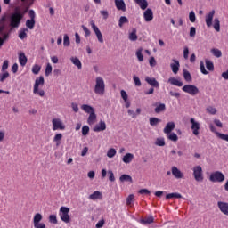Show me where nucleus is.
<instances>
[{"instance_id": "nucleus-1", "label": "nucleus", "mask_w": 228, "mask_h": 228, "mask_svg": "<svg viewBox=\"0 0 228 228\" xmlns=\"http://www.w3.org/2000/svg\"><path fill=\"white\" fill-rule=\"evenodd\" d=\"M28 11H23L20 7L14 8V13H12L10 17V26L11 28H19L20 26V22L22 19H24V15Z\"/></svg>"}, {"instance_id": "nucleus-2", "label": "nucleus", "mask_w": 228, "mask_h": 228, "mask_svg": "<svg viewBox=\"0 0 228 228\" xmlns=\"http://www.w3.org/2000/svg\"><path fill=\"white\" fill-rule=\"evenodd\" d=\"M81 110L89 115L87 124L89 126H94V124L97 122V114H95V109L88 104H82Z\"/></svg>"}, {"instance_id": "nucleus-3", "label": "nucleus", "mask_w": 228, "mask_h": 228, "mask_svg": "<svg viewBox=\"0 0 228 228\" xmlns=\"http://www.w3.org/2000/svg\"><path fill=\"white\" fill-rule=\"evenodd\" d=\"M106 92V84H104V78L97 77L95 79L94 94L96 95H104Z\"/></svg>"}, {"instance_id": "nucleus-4", "label": "nucleus", "mask_w": 228, "mask_h": 228, "mask_svg": "<svg viewBox=\"0 0 228 228\" xmlns=\"http://www.w3.org/2000/svg\"><path fill=\"white\" fill-rule=\"evenodd\" d=\"M70 213V208L68 207H61L59 210V216L64 224H70V216L69 215Z\"/></svg>"}, {"instance_id": "nucleus-5", "label": "nucleus", "mask_w": 228, "mask_h": 228, "mask_svg": "<svg viewBox=\"0 0 228 228\" xmlns=\"http://www.w3.org/2000/svg\"><path fill=\"white\" fill-rule=\"evenodd\" d=\"M209 181L211 183H224L225 181V175L221 171L212 172L209 175Z\"/></svg>"}, {"instance_id": "nucleus-6", "label": "nucleus", "mask_w": 228, "mask_h": 228, "mask_svg": "<svg viewBox=\"0 0 228 228\" xmlns=\"http://www.w3.org/2000/svg\"><path fill=\"white\" fill-rule=\"evenodd\" d=\"M45 80L42 76L37 78L34 84L33 94H37L40 97H44V95H45V92L44 90H38V86H40V85L43 86Z\"/></svg>"}, {"instance_id": "nucleus-7", "label": "nucleus", "mask_w": 228, "mask_h": 228, "mask_svg": "<svg viewBox=\"0 0 228 228\" xmlns=\"http://www.w3.org/2000/svg\"><path fill=\"white\" fill-rule=\"evenodd\" d=\"M28 16L29 19L26 20L25 26L28 29H34L35 24H37V21L35 20V19H37V14L33 9L28 11Z\"/></svg>"}, {"instance_id": "nucleus-8", "label": "nucleus", "mask_w": 228, "mask_h": 228, "mask_svg": "<svg viewBox=\"0 0 228 228\" xmlns=\"http://www.w3.org/2000/svg\"><path fill=\"white\" fill-rule=\"evenodd\" d=\"M192 172H193V177H194L195 181H197L198 183H202V181H204L202 167H200V166L194 167L192 168Z\"/></svg>"}, {"instance_id": "nucleus-9", "label": "nucleus", "mask_w": 228, "mask_h": 228, "mask_svg": "<svg viewBox=\"0 0 228 228\" xmlns=\"http://www.w3.org/2000/svg\"><path fill=\"white\" fill-rule=\"evenodd\" d=\"M183 92L189 94V95L195 96L199 94V87L193 85H185L182 87Z\"/></svg>"}, {"instance_id": "nucleus-10", "label": "nucleus", "mask_w": 228, "mask_h": 228, "mask_svg": "<svg viewBox=\"0 0 228 228\" xmlns=\"http://www.w3.org/2000/svg\"><path fill=\"white\" fill-rule=\"evenodd\" d=\"M52 126L53 131H65V124L58 118L52 120Z\"/></svg>"}, {"instance_id": "nucleus-11", "label": "nucleus", "mask_w": 228, "mask_h": 228, "mask_svg": "<svg viewBox=\"0 0 228 228\" xmlns=\"http://www.w3.org/2000/svg\"><path fill=\"white\" fill-rule=\"evenodd\" d=\"M190 123H191V129L192 131V134H194V136H199V134H200V123H199L197 120H195V118H191L190 119Z\"/></svg>"}, {"instance_id": "nucleus-12", "label": "nucleus", "mask_w": 228, "mask_h": 228, "mask_svg": "<svg viewBox=\"0 0 228 228\" xmlns=\"http://www.w3.org/2000/svg\"><path fill=\"white\" fill-rule=\"evenodd\" d=\"M91 28H92L93 31L95 33V35L98 38V42H100V44H102L104 42V38L102 37V33L99 29V27L96 26L95 23H94V21H92Z\"/></svg>"}, {"instance_id": "nucleus-13", "label": "nucleus", "mask_w": 228, "mask_h": 228, "mask_svg": "<svg viewBox=\"0 0 228 228\" xmlns=\"http://www.w3.org/2000/svg\"><path fill=\"white\" fill-rule=\"evenodd\" d=\"M143 19L145 22H151L154 19V12H152V9L148 8L143 12Z\"/></svg>"}, {"instance_id": "nucleus-14", "label": "nucleus", "mask_w": 228, "mask_h": 228, "mask_svg": "<svg viewBox=\"0 0 228 228\" xmlns=\"http://www.w3.org/2000/svg\"><path fill=\"white\" fill-rule=\"evenodd\" d=\"M217 208H219V211L228 216V202L218 201Z\"/></svg>"}, {"instance_id": "nucleus-15", "label": "nucleus", "mask_w": 228, "mask_h": 228, "mask_svg": "<svg viewBox=\"0 0 228 228\" xmlns=\"http://www.w3.org/2000/svg\"><path fill=\"white\" fill-rule=\"evenodd\" d=\"M213 17H215V10L210 11L205 18V22L208 28H211L213 26Z\"/></svg>"}, {"instance_id": "nucleus-16", "label": "nucleus", "mask_w": 228, "mask_h": 228, "mask_svg": "<svg viewBox=\"0 0 228 228\" xmlns=\"http://www.w3.org/2000/svg\"><path fill=\"white\" fill-rule=\"evenodd\" d=\"M94 133H101L102 131H106V122L100 120L99 124H96L93 128Z\"/></svg>"}, {"instance_id": "nucleus-17", "label": "nucleus", "mask_w": 228, "mask_h": 228, "mask_svg": "<svg viewBox=\"0 0 228 228\" xmlns=\"http://www.w3.org/2000/svg\"><path fill=\"white\" fill-rule=\"evenodd\" d=\"M8 19V15L4 14L0 18V35H4V29H6V20Z\"/></svg>"}, {"instance_id": "nucleus-18", "label": "nucleus", "mask_w": 228, "mask_h": 228, "mask_svg": "<svg viewBox=\"0 0 228 228\" xmlns=\"http://www.w3.org/2000/svg\"><path fill=\"white\" fill-rule=\"evenodd\" d=\"M145 81L152 88H159V82H158V80H156V78L151 77H146Z\"/></svg>"}, {"instance_id": "nucleus-19", "label": "nucleus", "mask_w": 228, "mask_h": 228, "mask_svg": "<svg viewBox=\"0 0 228 228\" xmlns=\"http://www.w3.org/2000/svg\"><path fill=\"white\" fill-rule=\"evenodd\" d=\"M171 172L174 177H175V179H183L184 177V175L183 174V172H181V170H179V168H177V167L175 166H173L171 167Z\"/></svg>"}, {"instance_id": "nucleus-20", "label": "nucleus", "mask_w": 228, "mask_h": 228, "mask_svg": "<svg viewBox=\"0 0 228 228\" xmlns=\"http://www.w3.org/2000/svg\"><path fill=\"white\" fill-rule=\"evenodd\" d=\"M115 6L117 10H119L120 12H126V2H124V0H116Z\"/></svg>"}, {"instance_id": "nucleus-21", "label": "nucleus", "mask_w": 228, "mask_h": 228, "mask_svg": "<svg viewBox=\"0 0 228 228\" xmlns=\"http://www.w3.org/2000/svg\"><path fill=\"white\" fill-rule=\"evenodd\" d=\"M174 129H175V123L168 122L164 128V133L165 134H168L169 133H172Z\"/></svg>"}, {"instance_id": "nucleus-22", "label": "nucleus", "mask_w": 228, "mask_h": 228, "mask_svg": "<svg viewBox=\"0 0 228 228\" xmlns=\"http://www.w3.org/2000/svg\"><path fill=\"white\" fill-rule=\"evenodd\" d=\"M174 63L170 64L171 67V70L174 74H177V72H179V67H181V65L179 64V61L177 60H173Z\"/></svg>"}, {"instance_id": "nucleus-23", "label": "nucleus", "mask_w": 228, "mask_h": 228, "mask_svg": "<svg viewBox=\"0 0 228 228\" xmlns=\"http://www.w3.org/2000/svg\"><path fill=\"white\" fill-rule=\"evenodd\" d=\"M19 63L21 67H26V63H28V57L24 53H20L19 54Z\"/></svg>"}, {"instance_id": "nucleus-24", "label": "nucleus", "mask_w": 228, "mask_h": 228, "mask_svg": "<svg viewBox=\"0 0 228 228\" xmlns=\"http://www.w3.org/2000/svg\"><path fill=\"white\" fill-rule=\"evenodd\" d=\"M138 6H140L141 10H147L149 6V2L147 0H134Z\"/></svg>"}, {"instance_id": "nucleus-25", "label": "nucleus", "mask_w": 228, "mask_h": 228, "mask_svg": "<svg viewBox=\"0 0 228 228\" xmlns=\"http://www.w3.org/2000/svg\"><path fill=\"white\" fill-rule=\"evenodd\" d=\"M71 63L77 67L78 70H81L83 69V64L81 63V61L77 57H71L70 58Z\"/></svg>"}, {"instance_id": "nucleus-26", "label": "nucleus", "mask_w": 228, "mask_h": 228, "mask_svg": "<svg viewBox=\"0 0 228 228\" xmlns=\"http://www.w3.org/2000/svg\"><path fill=\"white\" fill-rule=\"evenodd\" d=\"M134 159V155L133 153H126L123 157L122 161L123 163H126V165H128L129 163H131V161H133Z\"/></svg>"}, {"instance_id": "nucleus-27", "label": "nucleus", "mask_w": 228, "mask_h": 228, "mask_svg": "<svg viewBox=\"0 0 228 228\" xmlns=\"http://www.w3.org/2000/svg\"><path fill=\"white\" fill-rule=\"evenodd\" d=\"M168 83H170V85H174V86H183V82L175 77H170L168 79Z\"/></svg>"}, {"instance_id": "nucleus-28", "label": "nucleus", "mask_w": 228, "mask_h": 228, "mask_svg": "<svg viewBox=\"0 0 228 228\" xmlns=\"http://www.w3.org/2000/svg\"><path fill=\"white\" fill-rule=\"evenodd\" d=\"M90 200H97L102 199V193L99 191H95L93 194L89 195Z\"/></svg>"}, {"instance_id": "nucleus-29", "label": "nucleus", "mask_w": 228, "mask_h": 228, "mask_svg": "<svg viewBox=\"0 0 228 228\" xmlns=\"http://www.w3.org/2000/svg\"><path fill=\"white\" fill-rule=\"evenodd\" d=\"M170 199H183V195L178 192H173L166 195V200H170Z\"/></svg>"}, {"instance_id": "nucleus-30", "label": "nucleus", "mask_w": 228, "mask_h": 228, "mask_svg": "<svg viewBox=\"0 0 228 228\" xmlns=\"http://www.w3.org/2000/svg\"><path fill=\"white\" fill-rule=\"evenodd\" d=\"M119 181L121 183H133V177H131L129 175H122L119 177Z\"/></svg>"}, {"instance_id": "nucleus-31", "label": "nucleus", "mask_w": 228, "mask_h": 228, "mask_svg": "<svg viewBox=\"0 0 228 228\" xmlns=\"http://www.w3.org/2000/svg\"><path fill=\"white\" fill-rule=\"evenodd\" d=\"M28 33H29V30L28 28H22L19 32V38H20V40H24V38H28Z\"/></svg>"}, {"instance_id": "nucleus-32", "label": "nucleus", "mask_w": 228, "mask_h": 228, "mask_svg": "<svg viewBox=\"0 0 228 228\" xmlns=\"http://www.w3.org/2000/svg\"><path fill=\"white\" fill-rule=\"evenodd\" d=\"M63 138V134H56L53 137V142L56 143V147H60L61 145V139Z\"/></svg>"}, {"instance_id": "nucleus-33", "label": "nucleus", "mask_w": 228, "mask_h": 228, "mask_svg": "<svg viewBox=\"0 0 228 228\" xmlns=\"http://www.w3.org/2000/svg\"><path fill=\"white\" fill-rule=\"evenodd\" d=\"M165 110H167V105H165V103H160L155 108L154 111L155 113H162Z\"/></svg>"}, {"instance_id": "nucleus-34", "label": "nucleus", "mask_w": 228, "mask_h": 228, "mask_svg": "<svg viewBox=\"0 0 228 228\" xmlns=\"http://www.w3.org/2000/svg\"><path fill=\"white\" fill-rule=\"evenodd\" d=\"M205 64H206V67L207 69L210 71V72H213V70H215V64H213V61L206 59L205 60Z\"/></svg>"}, {"instance_id": "nucleus-35", "label": "nucleus", "mask_w": 228, "mask_h": 228, "mask_svg": "<svg viewBox=\"0 0 228 228\" xmlns=\"http://www.w3.org/2000/svg\"><path fill=\"white\" fill-rule=\"evenodd\" d=\"M129 40L132 42H136L138 40V36L136 35V28H134L128 36Z\"/></svg>"}, {"instance_id": "nucleus-36", "label": "nucleus", "mask_w": 228, "mask_h": 228, "mask_svg": "<svg viewBox=\"0 0 228 228\" xmlns=\"http://www.w3.org/2000/svg\"><path fill=\"white\" fill-rule=\"evenodd\" d=\"M167 136L171 142H177L179 140V137L175 134V133L170 132L169 134H167Z\"/></svg>"}, {"instance_id": "nucleus-37", "label": "nucleus", "mask_w": 228, "mask_h": 228, "mask_svg": "<svg viewBox=\"0 0 228 228\" xmlns=\"http://www.w3.org/2000/svg\"><path fill=\"white\" fill-rule=\"evenodd\" d=\"M154 223V216H151L149 217H145L144 219L141 220V224H143L144 225L147 224H153Z\"/></svg>"}, {"instance_id": "nucleus-38", "label": "nucleus", "mask_w": 228, "mask_h": 228, "mask_svg": "<svg viewBox=\"0 0 228 228\" xmlns=\"http://www.w3.org/2000/svg\"><path fill=\"white\" fill-rule=\"evenodd\" d=\"M127 22H129V20L127 19V17L121 16L119 18V21H118L119 28H122L124 26V24H127Z\"/></svg>"}, {"instance_id": "nucleus-39", "label": "nucleus", "mask_w": 228, "mask_h": 228, "mask_svg": "<svg viewBox=\"0 0 228 228\" xmlns=\"http://www.w3.org/2000/svg\"><path fill=\"white\" fill-rule=\"evenodd\" d=\"M211 53H212L213 56H215L216 58H222V51H220L216 48H212Z\"/></svg>"}, {"instance_id": "nucleus-40", "label": "nucleus", "mask_w": 228, "mask_h": 228, "mask_svg": "<svg viewBox=\"0 0 228 228\" xmlns=\"http://www.w3.org/2000/svg\"><path fill=\"white\" fill-rule=\"evenodd\" d=\"M42 222V214L40 213H37L35 216H34V218H33V223H34V225L36 224H38Z\"/></svg>"}, {"instance_id": "nucleus-41", "label": "nucleus", "mask_w": 228, "mask_h": 228, "mask_svg": "<svg viewBox=\"0 0 228 228\" xmlns=\"http://www.w3.org/2000/svg\"><path fill=\"white\" fill-rule=\"evenodd\" d=\"M116 155H117V150H115V148H110L108 150L107 156L109 158H115Z\"/></svg>"}, {"instance_id": "nucleus-42", "label": "nucleus", "mask_w": 228, "mask_h": 228, "mask_svg": "<svg viewBox=\"0 0 228 228\" xmlns=\"http://www.w3.org/2000/svg\"><path fill=\"white\" fill-rule=\"evenodd\" d=\"M200 69L201 74H204L205 76H208V74H209V72L206 70V66L204 65V61H202L200 62Z\"/></svg>"}, {"instance_id": "nucleus-43", "label": "nucleus", "mask_w": 228, "mask_h": 228, "mask_svg": "<svg viewBox=\"0 0 228 228\" xmlns=\"http://www.w3.org/2000/svg\"><path fill=\"white\" fill-rule=\"evenodd\" d=\"M161 119L158 118H150V126H158Z\"/></svg>"}, {"instance_id": "nucleus-44", "label": "nucleus", "mask_w": 228, "mask_h": 228, "mask_svg": "<svg viewBox=\"0 0 228 228\" xmlns=\"http://www.w3.org/2000/svg\"><path fill=\"white\" fill-rule=\"evenodd\" d=\"M155 145L158 147H165V138H157Z\"/></svg>"}, {"instance_id": "nucleus-45", "label": "nucleus", "mask_w": 228, "mask_h": 228, "mask_svg": "<svg viewBox=\"0 0 228 228\" xmlns=\"http://www.w3.org/2000/svg\"><path fill=\"white\" fill-rule=\"evenodd\" d=\"M40 70H42V67H40V65L38 64H35L33 67H32V72L35 74V75H37L40 73Z\"/></svg>"}, {"instance_id": "nucleus-46", "label": "nucleus", "mask_w": 228, "mask_h": 228, "mask_svg": "<svg viewBox=\"0 0 228 228\" xmlns=\"http://www.w3.org/2000/svg\"><path fill=\"white\" fill-rule=\"evenodd\" d=\"M10 37V32H4L3 38L0 37V47L4 44V40H8Z\"/></svg>"}, {"instance_id": "nucleus-47", "label": "nucleus", "mask_w": 228, "mask_h": 228, "mask_svg": "<svg viewBox=\"0 0 228 228\" xmlns=\"http://www.w3.org/2000/svg\"><path fill=\"white\" fill-rule=\"evenodd\" d=\"M214 29H216L217 32H220V20H218V18L214 20Z\"/></svg>"}, {"instance_id": "nucleus-48", "label": "nucleus", "mask_w": 228, "mask_h": 228, "mask_svg": "<svg viewBox=\"0 0 228 228\" xmlns=\"http://www.w3.org/2000/svg\"><path fill=\"white\" fill-rule=\"evenodd\" d=\"M63 45H64V47H69V45H70V38L69 37V35H67V34L64 35Z\"/></svg>"}, {"instance_id": "nucleus-49", "label": "nucleus", "mask_w": 228, "mask_h": 228, "mask_svg": "<svg viewBox=\"0 0 228 228\" xmlns=\"http://www.w3.org/2000/svg\"><path fill=\"white\" fill-rule=\"evenodd\" d=\"M10 77V73L8 71H5L4 73L0 75V82L4 83L5 79H8Z\"/></svg>"}, {"instance_id": "nucleus-50", "label": "nucleus", "mask_w": 228, "mask_h": 228, "mask_svg": "<svg viewBox=\"0 0 228 228\" xmlns=\"http://www.w3.org/2000/svg\"><path fill=\"white\" fill-rule=\"evenodd\" d=\"M53 73V66L51 65V63H48L46 65V68H45V76H51V74Z\"/></svg>"}, {"instance_id": "nucleus-51", "label": "nucleus", "mask_w": 228, "mask_h": 228, "mask_svg": "<svg viewBox=\"0 0 228 228\" xmlns=\"http://www.w3.org/2000/svg\"><path fill=\"white\" fill-rule=\"evenodd\" d=\"M83 31L85 32V37L86 38H88V37H90V35L92 34V32L90 31V29H88V28H86V26L82 25L81 26Z\"/></svg>"}, {"instance_id": "nucleus-52", "label": "nucleus", "mask_w": 228, "mask_h": 228, "mask_svg": "<svg viewBox=\"0 0 228 228\" xmlns=\"http://www.w3.org/2000/svg\"><path fill=\"white\" fill-rule=\"evenodd\" d=\"M207 112L209 113L210 115H216V108L213 106H208L207 108Z\"/></svg>"}, {"instance_id": "nucleus-53", "label": "nucleus", "mask_w": 228, "mask_h": 228, "mask_svg": "<svg viewBox=\"0 0 228 228\" xmlns=\"http://www.w3.org/2000/svg\"><path fill=\"white\" fill-rule=\"evenodd\" d=\"M183 77L185 81H188V82L191 81V74H190L189 71L187 70L183 71Z\"/></svg>"}, {"instance_id": "nucleus-54", "label": "nucleus", "mask_w": 228, "mask_h": 228, "mask_svg": "<svg viewBox=\"0 0 228 228\" xmlns=\"http://www.w3.org/2000/svg\"><path fill=\"white\" fill-rule=\"evenodd\" d=\"M90 133V127L88 126H84L82 127V134L83 136H86Z\"/></svg>"}, {"instance_id": "nucleus-55", "label": "nucleus", "mask_w": 228, "mask_h": 228, "mask_svg": "<svg viewBox=\"0 0 228 228\" xmlns=\"http://www.w3.org/2000/svg\"><path fill=\"white\" fill-rule=\"evenodd\" d=\"M189 20H191V22H195V20H197V17L195 16V12L193 11L190 12Z\"/></svg>"}, {"instance_id": "nucleus-56", "label": "nucleus", "mask_w": 228, "mask_h": 228, "mask_svg": "<svg viewBox=\"0 0 228 228\" xmlns=\"http://www.w3.org/2000/svg\"><path fill=\"white\" fill-rule=\"evenodd\" d=\"M49 222H51V224H58V218L56 217V215H50Z\"/></svg>"}, {"instance_id": "nucleus-57", "label": "nucleus", "mask_w": 228, "mask_h": 228, "mask_svg": "<svg viewBox=\"0 0 228 228\" xmlns=\"http://www.w3.org/2000/svg\"><path fill=\"white\" fill-rule=\"evenodd\" d=\"M133 200H134V195L130 194L126 199V205L131 206V204H133Z\"/></svg>"}, {"instance_id": "nucleus-58", "label": "nucleus", "mask_w": 228, "mask_h": 228, "mask_svg": "<svg viewBox=\"0 0 228 228\" xmlns=\"http://www.w3.org/2000/svg\"><path fill=\"white\" fill-rule=\"evenodd\" d=\"M133 80L134 82L135 86H142V81H140V77L134 76Z\"/></svg>"}, {"instance_id": "nucleus-59", "label": "nucleus", "mask_w": 228, "mask_h": 228, "mask_svg": "<svg viewBox=\"0 0 228 228\" xmlns=\"http://www.w3.org/2000/svg\"><path fill=\"white\" fill-rule=\"evenodd\" d=\"M136 56L139 61H143V54H142V49L136 52Z\"/></svg>"}, {"instance_id": "nucleus-60", "label": "nucleus", "mask_w": 228, "mask_h": 228, "mask_svg": "<svg viewBox=\"0 0 228 228\" xmlns=\"http://www.w3.org/2000/svg\"><path fill=\"white\" fill-rule=\"evenodd\" d=\"M109 174V181L111 183H115V175L113 174V171L110 170L108 171Z\"/></svg>"}, {"instance_id": "nucleus-61", "label": "nucleus", "mask_w": 228, "mask_h": 228, "mask_svg": "<svg viewBox=\"0 0 228 228\" xmlns=\"http://www.w3.org/2000/svg\"><path fill=\"white\" fill-rule=\"evenodd\" d=\"M121 94V97L123 99V101L127 102L128 100V96H127V93L125 90H121L120 91Z\"/></svg>"}, {"instance_id": "nucleus-62", "label": "nucleus", "mask_w": 228, "mask_h": 228, "mask_svg": "<svg viewBox=\"0 0 228 228\" xmlns=\"http://www.w3.org/2000/svg\"><path fill=\"white\" fill-rule=\"evenodd\" d=\"M189 35L191 38H193V37H195V35H197V29L195 28V27H191L190 28V34Z\"/></svg>"}, {"instance_id": "nucleus-63", "label": "nucleus", "mask_w": 228, "mask_h": 228, "mask_svg": "<svg viewBox=\"0 0 228 228\" xmlns=\"http://www.w3.org/2000/svg\"><path fill=\"white\" fill-rule=\"evenodd\" d=\"M9 61L8 60H5L2 65V71L4 72V70L8 69Z\"/></svg>"}, {"instance_id": "nucleus-64", "label": "nucleus", "mask_w": 228, "mask_h": 228, "mask_svg": "<svg viewBox=\"0 0 228 228\" xmlns=\"http://www.w3.org/2000/svg\"><path fill=\"white\" fill-rule=\"evenodd\" d=\"M35 228H45V224L44 223H36V224H34Z\"/></svg>"}]
</instances>
